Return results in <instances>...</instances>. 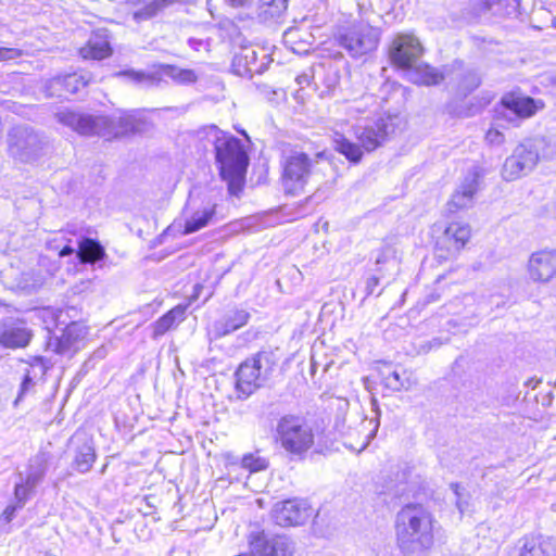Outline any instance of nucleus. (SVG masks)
Returning a JSON list of instances; mask_svg holds the SVG:
<instances>
[{"instance_id": "nucleus-1", "label": "nucleus", "mask_w": 556, "mask_h": 556, "mask_svg": "<svg viewBox=\"0 0 556 556\" xmlns=\"http://www.w3.org/2000/svg\"><path fill=\"white\" fill-rule=\"evenodd\" d=\"M198 138L214 147L220 177L227 182L229 193L238 195L242 190L249 164V156L241 140L224 132L215 125L199 129Z\"/></svg>"}, {"instance_id": "nucleus-2", "label": "nucleus", "mask_w": 556, "mask_h": 556, "mask_svg": "<svg viewBox=\"0 0 556 556\" xmlns=\"http://www.w3.org/2000/svg\"><path fill=\"white\" fill-rule=\"evenodd\" d=\"M58 121L80 135H98L108 138H119L141 134L149 129V122L139 111L119 112L112 116H92L72 111L56 113Z\"/></svg>"}, {"instance_id": "nucleus-3", "label": "nucleus", "mask_w": 556, "mask_h": 556, "mask_svg": "<svg viewBox=\"0 0 556 556\" xmlns=\"http://www.w3.org/2000/svg\"><path fill=\"white\" fill-rule=\"evenodd\" d=\"M435 520L421 505H406L396 515V542L405 556H421L433 545Z\"/></svg>"}, {"instance_id": "nucleus-4", "label": "nucleus", "mask_w": 556, "mask_h": 556, "mask_svg": "<svg viewBox=\"0 0 556 556\" xmlns=\"http://www.w3.org/2000/svg\"><path fill=\"white\" fill-rule=\"evenodd\" d=\"M399 124L400 117L397 115H387L357 125L354 127V135L359 144L337 135L333 139L334 150L344 155L351 163L357 164L362 161L364 151L372 152L384 144L394 135Z\"/></svg>"}, {"instance_id": "nucleus-5", "label": "nucleus", "mask_w": 556, "mask_h": 556, "mask_svg": "<svg viewBox=\"0 0 556 556\" xmlns=\"http://www.w3.org/2000/svg\"><path fill=\"white\" fill-rule=\"evenodd\" d=\"M556 154V137H536L518 144L502 168V176L513 181L533 170L540 160Z\"/></svg>"}, {"instance_id": "nucleus-6", "label": "nucleus", "mask_w": 556, "mask_h": 556, "mask_svg": "<svg viewBox=\"0 0 556 556\" xmlns=\"http://www.w3.org/2000/svg\"><path fill=\"white\" fill-rule=\"evenodd\" d=\"M277 358L271 351H261L247 358L236 371L238 397L247 399L260 389L271 375Z\"/></svg>"}, {"instance_id": "nucleus-7", "label": "nucleus", "mask_w": 556, "mask_h": 556, "mask_svg": "<svg viewBox=\"0 0 556 556\" xmlns=\"http://www.w3.org/2000/svg\"><path fill=\"white\" fill-rule=\"evenodd\" d=\"M276 442L290 455L302 457L314 445V432L301 416L285 415L276 426Z\"/></svg>"}, {"instance_id": "nucleus-8", "label": "nucleus", "mask_w": 556, "mask_h": 556, "mask_svg": "<svg viewBox=\"0 0 556 556\" xmlns=\"http://www.w3.org/2000/svg\"><path fill=\"white\" fill-rule=\"evenodd\" d=\"M381 30L366 22H355L343 28L338 37V43L351 58L358 59L375 51L380 42Z\"/></svg>"}, {"instance_id": "nucleus-9", "label": "nucleus", "mask_w": 556, "mask_h": 556, "mask_svg": "<svg viewBox=\"0 0 556 556\" xmlns=\"http://www.w3.org/2000/svg\"><path fill=\"white\" fill-rule=\"evenodd\" d=\"M324 156V152H318L314 157H309L304 152H292L285 159L282 172V186L289 194H299L304 190L312 169L318 159Z\"/></svg>"}, {"instance_id": "nucleus-10", "label": "nucleus", "mask_w": 556, "mask_h": 556, "mask_svg": "<svg viewBox=\"0 0 556 556\" xmlns=\"http://www.w3.org/2000/svg\"><path fill=\"white\" fill-rule=\"evenodd\" d=\"M9 153L21 162H31L38 159L45 150V140L31 128L16 126L8 136Z\"/></svg>"}, {"instance_id": "nucleus-11", "label": "nucleus", "mask_w": 556, "mask_h": 556, "mask_svg": "<svg viewBox=\"0 0 556 556\" xmlns=\"http://www.w3.org/2000/svg\"><path fill=\"white\" fill-rule=\"evenodd\" d=\"M119 77H127L135 84L154 86L160 81V76L172 78L175 83L181 85L193 84L198 79L194 71L188 68H180L175 65L163 64L159 66V71L154 74H147L137 71H124L116 74Z\"/></svg>"}, {"instance_id": "nucleus-12", "label": "nucleus", "mask_w": 556, "mask_h": 556, "mask_svg": "<svg viewBox=\"0 0 556 556\" xmlns=\"http://www.w3.org/2000/svg\"><path fill=\"white\" fill-rule=\"evenodd\" d=\"M471 228L463 222L450 223L437 240V252L440 258L456 255L469 241Z\"/></svg>"}, {"instance_id": "nucleus-13", "label": "nucleus", "mask_w": 556, "mask_h": 556, "mask_svg": "<svg viewBox=\"0 0 556 556\" xmlns=\"http://www.w3.org/2000/svg\"><path fill=\"white\" fill-rule=\"evenodd\" d=\"M422 53L419 39L412 34L395 36L390 48L392 63L401 68H412Z\"/></svg>"}, {"instance_id": "nucleus-14", "label": "nucleus", "mask_w": 556, "mask_h": 556, "mask_svg": "<svg viewBox=\"0 0 556 556\" xmlns=\"http://www.w3.org/2000/svg\"><path fill=\"white\" fill-rule=\"evenodd\" d=\"M502 104L505 109L503 117L516 126L519 121L533 116L544 106L543 101L517 92L505 94Z\"/></svg>"}, {"instance_id": "nucleus-15", "label": "nucleus", "mask_w": 556, "mask_h": 556, "mask_svg": "<svg viewBox=\"0 0 556 556\" xmlns=\"http://www.w3.org/2000/svg\"><path fill=\"white\" fill-rule=\"evenodd\" d=\"M293 544L285 535L267 538L263 533L250 535L251 556H292Z\"/></svg>"}, {"instance_id": "nucleus-16", "label": "nucleus", "mask_w": 556, "mask_h": 556, "mask_svg": "<svg viewBox=\"0 0 556 556\" xmlns=\"http://www.w3.org/2000/svg\"><path fill=\"white\" fill-rule=\"evenodd\" d=\"M480 187V174L475 168L465 176L464 180L452 194L446 204L448 213H457L463 210L472 207L475 203V195Z\"/></svg>"}, {"instance_id": "nucleus-17", "label": "nucleus", "mask_w": 556, "mask_h": 556, "mask_svg": "<svg viewBox=\"0 0 556 556\" xmlns=\"http://www.w3.org/2000/svg\"><path fill=\"white\" fill-rule=\"evenodd\" d=\"M309 517V507L303 501L288 500L277 503L273 509L275 522L282 527L302 525Z\"/></svg>"}, {"instance_id": "nucleus-18", "label": "nucleus", "mask_w": 556, "mask_h": 556, "mask_svg": "<svg viewBox=\"0 0 556 556\" xmlns=\"http://www.w3.org/2000/svg\"><path fill=\"white\" fill-rule=\"evenodd\" d=\"M528 273L533 281H549L556 274V252L542 250L533 253L528 262Z\"/></svg>"}, {"instance_id": "nucleus-19", "label": "nucleus", "mask_w": 556, "mask_h": 556, "mask_svg": "<svg viewBox=\"0 0 556 556\" xmlns=\"http://www.w3.org/2000/svg\"><path fill=\"white\" fill-rule=\"evenodd\" d=\"M371 404H372V406H374V408H375V410L377 413V416L375 418H370V419L363 418L361 420L357 429H352L350 426L348 427L346 431L341 429V431L348 438H352L354 434L358 435L359 442L356 445H354L353 443L345 442L346 446L351 447L352 450H354L356 452H362V451H364L368 446L370 441L376 435V432H377L378 427H379V415H380V413H379V409H378L377 401L372 400ZM345 421H346V419L344 417L343 420H342V428H344Z\"/></svg>"}, {"instance_id": "nucleus-20", "label": "nucleus", "mask_w": 556, "mask_h": 556, "mask_svg": "<svg viewBox=\"0 0 556 556\" xmlns=\"http://www.w3.org/2000/svg\"><path fill=\"white\" fill-rule=\"evenodd\" d=\"M31 339V332L23 321L7 319L0 344L9 349L25 348Z\"/></svg>"}, {"instance_id": "nucleus-21", "label": "nucleus", "mask_w": 556, "mask_h": 556, "mask_svg": "<svg viewBox=\"0 0 556 556\" xmlns=\"http://www.w3.org/2000/svg\"><path fill=\"white\" fill-rule=\"evenodd\" d=\"M80 55L84 59L102 60L111 55L112 48L109 40V34L105 29L94 31L88 42L80 48Z\"/></svg>"}, {"instance_id": "nucleus-22", "label": "nucleus", "mask_w": 556, "mask_h": 556, "mask_svg": "<svg viewBox=\"0 0 556 556\" xmlns=\"http://www.w3.org/2000/svg\"><path fill=\"white\" fill-rule=\"evenodd\" d=\"M519 556H556L555 542L543 535L525 536Z\"/></svg>"}, {"instance_id": "nucleus-23", "label": "nucleus", "mask_w": 556, "mask_h": 556, "mask_svg": "<svg viewBox=\"0 0 556 556\" xmlns=\"http://www.w3.org/2000/svg\"><path fill=\"white\" fill-rule=\"evenodd\" d=\"M48 468V456L45 453H38L29 459L25 473H20V479L30 488H36L43 479Z\"/></svg>"}, {"instance_id": "nucleus-24", "label": "nucleus", "mask_w": 556, "mask_h": 556, "mask_svg": "<svg viewBox=\"0 0 556 556\" xmlns=\"http://www.w3.org/2000/svg\"><path fill=\"white\" fill-rule=\"evenodd\" d=\"M87 80L84 76L76 73L68 74L65 76L55 77L48 81L46 92L51 97V89L64 90L67 93H76L87 86Z\"/></svg>"}, {"instance_id": "nucleus-25", "label": "nucleus", "mask_w": 556, "mask_h": 556, "mask_svg": "<svg viewBox=\"0 0 556 556\" xmlns=\"http://www.w3.org/2000/svg\"><path fill=\"white\" fill-rule=\"evenodd\" d=\"M191 0H151L132 11V18L136 22L148 21L156 16L170 5L176 3H188Z\"/></svg>"}, {"instance_id": "nucleus-26", "label": "nucleus", "mask_w": 556, "mask_h": 556, "mask_svg": "<svg viewBox=\"0 0 556 556\" xmlns=\"http://www.w3.org/2000/svg\"><path fill=\"white\" fill-rule=\"evenodd\" d=\"M105 256L104 248L99 241L84 238L78 243L77 257L84 264H94Z\"/></svg>"}, {"instance_id": "nucleus-27", "label": "nucleus", "mask_w": 556, "mask_h": 556, "mask_svg": "<svg viewBox=\"0 0 556 556\" xmlns=\"http://www.w3.org/2000/svg\"><path fill=\"white\" fill-rule=\"evenodd\" d=\"M408 70V79L416 85L435 86L443 80L442 73L429 65L413 66Z\"/></svg>"}, {"instance_id": "nucleus-28", "label": "nucleus", "mask_w": 556, "mask_h": 556, "mask_svg": "<svg viewBox=\"0 0 556 556\" xmlns=\"http://www.w3.org/2000/svg\"><path fill=\"white\" fill-rule=\"evenodd\" d=\"M184 318L185 307L180 305L174 307L153 324V338L163 336L172 329L177 321H181Z\"/></svg>"}, {"instance_id": "nucleus-29", "label": "nucleus", "mask_w": 556, "mask_h": 556, "mask_svg": "<svg viewBox=\"0 0 556 556\" xmlns=\"http://www.w3.org/2000/svg\"><path fill=\"white\" fill-rule=\"evenodd\" d=\"M215 214V205L195 211L185 224L184 235H189L204 228Z\"/></svg>"}, {"instance_id": "nucleus-30", "label": "nucleus", "mask_w": 556, "mask_h": 556, "mask_svg": "<svg viewBox=\"0 0 556 556\" xmlns=\"http://www.w3.org/2000/svg\"><path fill=\"white\" fill-rule=\"evenodd\" d=\"M96 460V453L93 446L85 442L81 446L78 447L76 456H75V467L76 469L85 473L90 470L93 463Z\"/></svg>"}, {"instance_id": "nucleus-31", "label": "nucleus", "mask_w": 556, "mask_h": 556, "mask_svg": "<svg viewBox=\"0 0 556 556\" xmlns=\"http://www.w3.org/2000/svg\"><path fill=\"white\" fill-rule=\"evenodd\" d=\"M249 319H250V314L247 311H243V309L235 311L226 318L225 329L223 331V334H227L232 331H236L237 329L247 325Z\"/></svg>"}, {"instance_id": "nucleus-32", "label": "nucleus", "mask_w": 556, "mask_h": 556, "mask_svg": "<svg viewBox=\"0 0 556 556\" xmlns=\"http://www.w3.org/2000/svg\"><path fill=\"white\" fill-rule=\"evenodd\" d=\"M242 468L251 473L267 469L268 460L262 457L258 452L245 454L241 459Z\"/></svg>"}, {"instance_id": "nucleus-33", "label": "nucleus", "mask_w": 556, "mask_h": 556, "mask_svg": "<svg viewBox=\"0 0 556 556\" xmlns=\"http://www.w3.org/2000/svg\"><path fill=\"white\" fill-rule=\"evenodd\" d=\"M256 51L251 48L241 49L235 58V62L238 65H243L247 73L260 72L261 68L255 65Z\"/></svg>"}, {"instance_id": "nucleus-34", "label": "nucleus", "mask_w": 556, "mask_h": 556, "mask_svg": "<svg viewBox=\"0 0 556 556\" xmlns=\"http://www.w3.org/2000/svg\"><path fill=\"white\" fill-rule=\"evenodd\" d=\"M35 488H30L25 483L24 479H20V482H16L14 488V496L16 504H18V507H23L25 503L27 502L29 494Z\"/></svg>"}, {"instance_id": "nucleus-35", "label": "nucleus", "mask_w": 556, "mask_h": 556, "mask_svg": "<svg viewBox=\"0 0 556 556\" xmlns=\"http://www.w3.org/2000/svg\"><path fill=\"white\" fill-rule=\"evenodd\" d=\"M403 372L392 370L383 377L386 388L392 391L403 390Z\"/></svg>"}, {"instance_id": "nucleus-36", "label": "nucleus", "mask_w": 556, "mask_h": 556, "mask_svg": "<svg viewBox=\"0 0 556 556\" xmlns=\"http://www.w3.org/2000/svg\"><path fill=\"white\" fill-rule=\"evenodd\" d=\"M386 263H392L393 265H396L395 251L391 247H384L376 258L377 265Z\"/></svg>"}, {"instance_id": "nucleus-37", "label": "nucleus", "mask_w": 556, "mask_h": 556, "mask_svg": "<svg viewBox=\"0 0 556 556\" xmlns=\"http://www.w3.org/2000/svg\"><path fill=\"white\" fill-rule=\"evenodd\" d=\"M35 386V382L33 381V378L29 376V374L27 372L24 378H23V381L21 383V387H20V392H18V395L15 400V404H17L23 397L24 395L30 390L33 389Z\"/></svg>"}, {"instance_id": "nucleus-38", "label": "nucleus", "mask_w": 556, "mask_h": 556, "mask_svg": "<svg viewBox=\"0 0 556 556\" xmlns=\"http://www.w3.org/2000/svg\"><path fill=\"white\" fill-rule=\"evenodd\" d=\"M21 508L22 507H18V504L16 503L8 505L0 516V525H7L11 522L15 516V513Z\"/></svg>"}, {"instance_id": "nucleus-39", "label": "nucleus", "mask_w": 556, "mask_h": 556, "mask_svg": "<svg viewBox=\"0 0 556 556\" xmlns=\"http://www.w3.org/2000/svg\"><path fill=\"white\" fill-rule=\"evenodd\" d=\"M485 140L490 143V144H495V146H500L504 142L505 140V137L503 135L502 131H500L498 129L496 128H491L488 130V132L485 134Z\"/></svg>"}, {"instance_id": "nucleus-40", "label": "nucleus", "mask_w": 556, "mask_h": 556, "mask_svg": "<svg viewBox=\"0 0 556 556\" xmlns=\"http://www.w3.org/2000/svg\"><path fill=\"white\" fill-rule=\"evenodd\" d=\"M21 55L22 51L18 49L0 47V61L14 60Z\"/></svg>"}, {"instance_id": "nucleus-41", "label": "nucleus", "mask_w": 556, "mask_h": 556, "mask_svg": "<svg viewBox=\"0 0 556 556\" xmlns=\"http://www.w3.org/2000/svg\"><path fill=\"white\" fill-rule=\"evenodd\" d=\"M480 83H481L480 78L478 77L477 74L469 73L464 79V84H466L464 89L466 92H470V91L475 90L476 88H478Z\"/></svg>"}, {"instance_id": "nucleus-42", "label": "nucleus", "mask_w": 556, "mask_h": 556, "mask_svg": "<svg viewBox=\"0 0 556 556\" xmlns=\"http://www.w3.org/2000/svg\"><path fill=\"white\" fill-rule=\"evenodd\" d=\"M494 3L495 0H471V5L478 13L490 10Z\"/></svg>"}, {"instance_id": "nucleus-43", "label": "nucleus", "mask_w": 556, "mask_h": 556, "mask_svg": "<svg viewBox=\"0 0 556 556\" xmlns=\"http://www.w3.org/2000/svg\"><path fill=\"white\" fill-rule=\"evenodd\" d=\"M403 389L408 390L417 384V379L414 377L412 371H403Z\"/></svg>"}, {"instance_id": "nucleus-44", "label": "nucleus", "mask_w": 556, "mask_h": 556, "mask_svg": "<svg viewBox=\"0 0 556 556\" xmlns=\"http://www.w3.org/2000/svg\"><path fill=\"white\" fill-rule=\"evenodd\" d=\"M378 283L379 279L377 277H370L367 280L368 294H371L374 292V289L378 286Z\"/></svg>"}, {"instance_id": "nucleus-45", "label": "nucleus", "mask_w": 556, "mask_h": 556, "mask_svg": "<svg viewBox=\"0 0 556 556\" xmlns=\"http://www.w3.org/2000/svg\"><path fill=\"white\" fill-rule=\"evenodd\" d=\"M295 33L296 30L295 29H288L283 33V39L286 42H292L295 38Z\"/></svg>"}, {"instance_id": "nucleus-46", "label": "nucleus", "mask_w": 556, "mask_h": 556, "mask_svg": "<svg viewBox=\"0 0 556 556\" xmlns=\"http://www.w3.org/2000/svg\"><path fill=\"white\" fill-rule=\"evenodd\" d=\"M75 252V249L72 248L71 245H65L61 251H60V256H67V255H71Z\"/></svg>"}, {"instance_id": "nucleus-47", "label": "nucleus", "mask_w": 556, "mask_h": 556, "mask_svg": "<svg viewBox=\"0 0 556 556\" xmlns=\"http://www.w3.org/2000/svg\"><path fill=\"white\" fill-rule=\"evenodd\" d=\"M348 407H349V402H348V401H345V400H344V401H341V402H340V405H339V408H340V409H342V410H343V409H345V408H348Z\"/></svg>"}, {"instance_id": "nucleus-48", "label": "nucleus", "mask_w": 556, "mask_h": 556, "mask_svg": "<svg viewBox=\"0 0 556 556\" xmlns=\"http://www.w3.org/2000/svg\"><path fill=\"white\" fill-rule=\"evenodd\" d=\"M75 328H76V325H71L70 327L66 328L65 334L70 336Z\"/></svg>"}, {"instance_id": "nucleus-49", "label": "nucleus", "mask_w": 556, "mask_h": 556, "mask_svg": "<svg viewBox=\"0 0 556 556\" xmlns=\"http://www.w3.org/2000/svg\"><path fill=\"white\" fill-rule=\"evenodd\" d=\"M299 84H302V83H305L308 80V77L307 76H303V77H299Z\"/></svg>"}, {"instance_id": "nucleus-50", "label": "nucleus", "mask_w": 556, "mask_h": 556, "mask_svg": "<svg viewBox=\"0 0 556 556\" xmlns=\"http://www.w3.org/2000/svg\"><path fill=\"white\" fill-rule=\"evenodd\" d=\"M457 506H458L459 511L463 514V513H464V507H463V505L458 502V503H457Z\"/></svg>"}, {"instance_id": "nucleus-51", "label": "nucleus", "mask_w": 556, "mask_h": 556, "mask_svg": "<svg viewBox=\"0 0 556 556\" xmlns=\"http://www.w3.org/2000/svg\"><path fill=\"white\" fill-rule=\"evenodd\" d=\"M134 4H135L136 7H137V5H140V4H141V3H140V0H137Z\"/></svg>"}]
</instances>
